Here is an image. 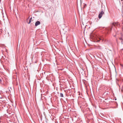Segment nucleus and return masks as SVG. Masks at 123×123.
Segmentation results:
<instances>
[{
	"instance_id": "nucleus-5",
	"label": "nucleus",
	"mask_w": 123,
	"mask_h": 123,
	"mask_svg": "<svg viewBox=\"0 0 123 123\" xmlns=\"http://www.w3.org/2000/svg\"><path fill=\"white\" fill-rule=\"evenodd\" d=\"M119 39L120 40H121V42L122 43H123V37H120Z\"/></svg>"
},
{
	"instance_id": "nucleus-7",
	"label": "nucleus",
	"mask_w": 123,
	"mask_h": 123,
	"mask_svg": "<svg viewBox=\"0 0 123 123\" xmlns=\"http://www.w3.org/2000/svg\"><path fill=\"white\" fill-rule=\"evenodd\" d=\"M60 96L61 97H63V94L62 93H60Z\"/></svg>"
},
{
	"instance_id": "nucleus-1",
	"label": "nucleus",
	"mask_w": 123,
	"mask_h": 123,
	"mask_svg": "<svg viewBox=\"0 0 123 123\" xmlns=\"http://www.w3.org/2000/svg\"><path fill=\"white\" fill-rule=\"evenodd\" d=\"M105 6H102V9L100 12L99 13L98 15V18H100L102 17V15L105 14Z\"/></svg>"
},
{
	"instance_id": "nucleus-4",
	"label": "nucleus",
	"mask_w": 123,
	"mask_h": 123,
	"mask_svg": "<svg viewBox=\"0 0 123 123\" xmlns=\"http://www.w3.org/2000/svg\"><path fill=\"white\" fill-rule=\"evenodd\" d=\"M96 48L99 49H102V47L99 45H97L96 46Z\"/></svg>"
},
{
	"instance_id": "nucleus-8",
	"label": "nucleus",
	"mask_w": 123,
	"mask_h": 123,
	"mask_svg": "<svg viewBox=\"0 0 123 123\" xmlns=\"http://www.w3.org/2000/svg\"><path fill=\"white\" fill-rule=\"evenodd\" d=\"M121 66H122V67H123V65H121Z\"/></svg>"
},
{
	"instance_id": "nucleus-6",
	"label": "nucleus",
	"mask_w": 123,
	"mask_h": 123,
	"mask_svg": "<svg viewBox=\"0 0 123 123\" xmlns=\"http://www.w3.org/2000/svg\"><path fill=\"white\" fill-rule=\"evenodd\" d=\"M32 17H31L30 18V19H29V22L28 23V24H29L31 22V20H32Z\"/></svg>"
},
{
	"instance_id": "nucleus-2",
	"label": "nucleus",
	"mask_w": 123,
	"mask_h": 123,
	"mask_svg": "<svg viewBox=\"0 0 123 123\" xmlns=\"http://www.w3.org/2000/svg\"><path fill=\"white\" fill-rule=\"evenodd\" d=\"M120 25V24H119L118 23V22H114L113 23H112L111 25V30H112V26H118Z\"/></svg>"
},
{
	"instance_id": "nucleus-9",
	"label": "nucleus",
	"mask_w": 123,
	"mask_h": 123,
	"mask_svg": "<svg viewBox=\"0 0 123 123\" xmlns=\"http://www.w3.org/2000/svg\"><path fill=\"white\" fill-rule=\"evenodd\" d=\"M14 12L15 11H14Z\"/></svg>"
},
{
	"instance_id": "nucleus-3",
	"label": "nucleus",
	"mask_w": 123,
	"mask_h": 123,
	"mask_svg": "<svg viewBox=\"0 0 123 123\" xmlns=\"http://www.w3.org/2000/svg\"><path fill=\"white\" fill-rule=\"evenodd\" d=\"M40 24V22L39 21H37L35 23V26H37V25H39Z\"/></svg>"
}]
</instances>
